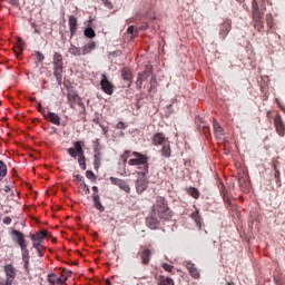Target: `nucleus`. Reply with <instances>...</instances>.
<instances>
[{"mask_svg":"<svg viewBox=\"0 0 285 285\" xmlns=\"http://www.w3.org/2000/svg\"><path fill=\"white\" fill-rule=\"evenodd\" d=\"M171 219V209H168V202L164 200V197L157 196L156 204H154V214L150 217H146V227L150 230H157L160 227L158 220Z\"/></svg>","mask_w":285,"mask_h":285,"instance_id":"nucleus-1","label":"nucleus"},{"mask_svg":"<svg viewBox=\"0 0 285 285\" xmlns=\"http://www.w3.org/2000/svg\"><path fill=\"white\" fill-rule=\"evenodd\" d=\"M120 159L125 160L128 166H142V171L139 173L142 176L149 173V165H147L149 157H146V155L126 150L125 154H120Z\"/></svg>","mask_w":285,"mask_h":285,"instance_id":"nucleus-2","label":"nucleus"},{"mask_svg":"<svg viewBox=\"0 0 285 285\" xmlns=\"http://www.w3.org/2000/svg\"><path fill=\"white\" fill-rule=\"evenodd\" d=\"M10 236L13 237V244H18V247L21 248V263H24V271H28V242L24 240V234L12 230Z\"/></svg>","mask_w":285,"mask_h":285,"instance_id":"nucleus-3","label":"nucleus"},{"mask_svg":"<svg viewBox=\"0 0 285 285\" xmlns=\"http://www.w3.org/2000/svg\"><path fill=\"white\" fill-rule=\"evenodd\" d=\"M69 157L77 159V164L80 165V170H87V163L83 157V141L72 142V147L66 150Z\"/></svg>","mask_w":285,"mask_h":285,"instance_id":"nucleus-4","label":"nucleus"},{"mask_svg":"<svg viewBox=\"0 0 285 285\" xmlns=\"http://www.w3.org/2000/svg\"><path fill=\"white\" fill-rule=\"evenodd\" d=\"M253 28L256 31L263 30V4H259L256 0H253Z\"/></svg>","mask_w":285,"mask_h":285,"instance_id":"nucleus-5","label":"nucleus"},{"mask_svg":"<svg viewBox=\"0 0 285 285\" xmlns=\"http://www.w3.org/2000/svg\"><path fill=\"white\" fill-rule=\"evenodd\" d=\"M90 51H94V41L87 42V45H83V47H69V55L72 57H83L90 55Z\"/></svg>","mask_w":285,"mask_h":285,"instance_id":"nucleus-6","label":"nucleus"},{"mask_svg":"<svg viewBox=\"0 0 285 285\" xmlns=\"http://www.w3.org/2000/svg\"><path fill=\"white\" fill-rule=\"evenodd\" d=\"M80 185L83 186V193L86 194L95 193V194H91V200H92V204H95V210H98V213L105 212V207L101 206V199H99L98 197V187L87 188V185L85 184H80Z\"/></svg>","mask_w":285,"mask_h":285,"instance_id":"nucleus-7","label":"nucleus"},{"mask_svg":"<svg viewBox=\"0 0 285 285\" xmlns=\"http://www.w3.org/2000/svg\"><path fill=\"white\" fill-rule=\"evenodd\" d=\"M52 66H55V81H58V86H61V53L55 52V58H52Z\"/></svg>","mask_w":285,"mask_h":285,"instance_id":"nucleus-8","label":"nucleus"},{"mask_svg":"<svg viewBox=\"0 0 285 285\" xmlns=\"http://www.w3.org/2000/svg\"><path fill=\"white\" fill-rule=\"evenodd\" d=\"M2 272L7 273V282L0 285H12L13 278L17 277V271L13 269V265H7L2 267Z\"/></svg>","mask_w":285,"mask_h":285,"instance_id":"nucleus-9","label":"nucleus"},{"mask_svg":"<svg viewBox=\"0 0 285 285\" xmlns=\"http://www.w3.org/2000/svg\"><path fill=\"white\" fill-rule=\"evenodd\" d=\"M29 239H32V246L39 248L42 246V239H46V230L36 232V234H30Z\"/></svg>","mask_w":285,"mask_h":285,"instance_id":"nucleus-10","label":"nucleus"},{"mask_svg":"<svg viewBox=\"0 0 285 285\" xmlns=\"http://www.w3.org/2000/svg\"><path fill=\"white\" fill-rule=\"evenodd\" d=\"M109 184L117 186L120 190L125 191L126 194L130 193V187L127 186V181L116 177H109Z\"/></svg>","mask_w":285,"mask_h":285,"instance_id":"nucleus-11","label":"nucleus"},{"mask_svg":"<svg viewBox=\"0 0 285 285\" xmlns=\"http://www.w3.org/2000/svg\"><path fill=\"white\" fill-rule=\"evenodd\" d=\"M67 102H69V109H76V104H79V95L75 90L69 89L66 94Z\"/></svg>","mask_w":285,"mask_h":285,"instance_id":"nucleus-12","label":"nucleus"},{"mask_svg":"<svg viewBox=\"0 0 285 285\" xmlns=\"http://www.w3.org/2000/svg\"><path fill=\"white\" fill-rule=\"evenodd\" d=\"M92 150H95V161H92V165H95V170H98L99 167H101V151L98 149V139H95L92 141Z\"/></svg>","mask_w":285,"mask_h":285,"instance_id":"nucleus-13","label":"nucleus"},{"mask_svg":"<svg viewBox=\"0 0 285 285\" xmlns=\"http://www.w3.org/2000/svg\"><path fill=\"white\" fill-rule=\"evenodd\" d=\"M68 277H57L56 274H47V283L50 285H63Z\"/></svg>","mask_w":285,"mask_h":285,"instance_id":"nucleus-14","label":"nucleus"},{"mask_svg":"<svg viewBox=\"0 0 285 285\" xmlns=\"http://www.w3.org/2000/svg\"><path fill=\"white\" fill-rule=\"evenodd\" d=\"M98 86L102 87L104 94L112 95V83L108 79H105V75H102V80L98 81Z\"/></svg>","mask_w":285,"mask_h":285,"instance_id":"nucleus-15","label":"nucleus"},{"mask_svg":"<svg viewBox=\"0 0 285 285\" xmlns=\"http://www.w3.org/2000/svg\"><path fill=\"white\" fill-rule=\"evenodd\" d=\"M275 134H278V137L285 136V125L282 124V116H275Z\"/></svg>","mask_w":285,"mask_h":285,"instance_id":"nucleus-16","label":"nucleus"},{"mask_svg":"<svg viewBox=\"0 0 285 285\" xmlns=\"http://www.w3.org/2000/svg\"><path fill=\"white\" fill-rule=\"evenodd\" d=\"M43 118L47 119V121H50V124L55 126H61V117H57V114L47 112V114H43Z\"/></svg>","mask_w":285,"mask_h":285,"instance_id":"nucleus-17","label":"nucleus"},{"mask_svg":"<svg viewBox=\"0 0 285 285\" xmlns=\"http://www.w3.org/2000/svg\"><path fill=\"white\" fill-rule=\"evenodd\" d=\"M185 267H187V273H190V278L199 279L200 273L197 272V267L194 266V263H185Z\"/></svg>","mask_w":285,"mask_h":285,"instance_id":"nucleus-18","label":"nucleus"},{"mask_svg":"<svg viewBox=\"0 0 285 285\" xmlns=\"http://www.w3.org/2000/svg\"><path fill=\"white\" fill-rule=\"evenodd\" d=\"M168 138L164 137V134L157 132L154 134V138H151V142H154V146H166L164 142H167Z\"/></svg>","mask_w":285,"mask_h":285,"instance_id":"nucleus-19","label":"nucleus"},{"mask_svg":"<svg viewBox=\"0 0 285 285\" xmlns=\"http://www.w3.org/2000/svg\"><path fill=\"white\" fill-rule=\"evenodd\" d=\"M149 78V71L139 72V77L135 78V89L141 90V81Z\"/></svg>","mask_w":285,"mask_h":285,"instance_id":"nucleus-20","label":"nucleus"},{"mask_svg":"<svg viewBox=\"0 0 285 285\" xmlns=\"http://www.w3.org/2000/svg\"><path fill=\"white\" fill-rule=\"evenodd\" d=\"M153 256V252L149 249H142L139 253V259L142 261V265H149V257Z\"/></svg>","mask_w":285,"mask_h":285,"instance_id":"nucleus-21","label":"nucleus"},{"mask_svg":"<svg viewBox=\"0 0 285 285\" xmlns=\"http://www.w3.org/2000/svg\"><path fill=\"white\" fill-rule=\"evenodd\" d=\"M230 32V23L224 22V24H219V39H225L226 33Z\"/></svg>","mask_w":285,"mask_h":285,"instance_id":"nucleus-22","label":"nucleus"},{"mask_svg":"<svg viewBox=\"0 0 285 285\" xmlns=\"http://www.w3.org/2000/svg\"><path fill=\"white\" fill-rule=\"evenodd\" d=\"M120 79L128 82V87H130V69L127 67L120 69Z\"/></svg>","mask_w":285,"mask_h":285,"instance_id":"nucleus-23","label":"nucleus"},{"mask_svg":"<svg viewBox=\"0 0 285 285\" xmlns=\"http://www.w3.org/2000/svg\"><path fill=\"white\" fill-rule=\"evenodd\" d=\"M141 191H146V180L135 181V193L140 195Z\"/></svg>","mask_w":285,"mask_h":285,"instance_id":"nucleus-24","label":"nucleus"},{"mask_svg":"<svg viewBox=\"0 0 285 285\" xmlns=\"http://www.w3.org/2000/svg\"><path fill=\"white\" fill-rule=\"evenodd\" d=\"M69 36H76V17L69 16Z\"/></svg>","mask_w":285,"mask_h":285,"instance_id":"nucleus-25","label":"nucleus"},{"mask_svg":"<svg viewBox=\"0 0 285 285\" xmlns=\"http://www.w3.org/2000/svg\"><path fill=\"white\" fill-rule=\"evenodd\" d=\"M160 157H171V147H169L168 145L160 147Z\"/></svg>","mask_w":285,"mask_h":285,"instance_id":"nucleus-26","label":"nucleus"},{"mask_svg":"<svg viewBox=\"0 0 285 285\" xmlns=\"http://www.w3.org/2000/svg\"><path fill=\"white\" fill-rule=\"evenodd\" d=\"M157 285H175V281L169 277L160 276L157 278Z\"/></svg>","mask_w":285,"mask_h":285,"instance_id":"nucleus-27","label":"nucleus"},{"mask_svg":"<svg viewBox=\"0 0 285 285\" xmlns=\"http://www.w3.org/2000/svg\"><path fill=\"white\" fill-rule=\"evenodd\" d=\"M213 132L216 134V138L223 137V128L219 127V122H213Z\"/></svg>","mask_w":285,"mask_h":285,"instance_id":"nucleus-28","label":"nucleus"},{"mask_svg":"<svg viewBox=\"0 0 285 285\" xmlns=\"http://www.w3.org/2000/svg\"><path fill=\"white\" fill-rule=\"evenodd\" d=\"M219 195L224 197V203L230 205V197L226 196V190L223 189V184H219Z\"/></svg>","mask_w":285,"mask_h":285,"instance_id":"nucleus-29","label":"nucleus"},{"mask_svg":"<svg viewBox=\"0 0 285 285\" xmlns=\"http://www.w3.org/2000/svg\"><path fill=\"white\" fill-rule=\"evenodd\" d=\"M187 194L190 195L194 199H197L199 197V191H197V188L190 187L187 189Z\"/></svg>","mask_w":285,"mask_h":285,"instance_id":"nucleus-30","label":"nucleus"},{"mask_svg":"<svg viewBox=\"0 0 285 285\" xmlns=\"http://www.w3.org/2000/svg\"><path fill=\"white\" fill-rule=\"evenodd\" d=\"M190 219H194V224L200 227V216L197 215V212L190 213Z\"/></svg>","mask_w":285,"mask_h":285,"instance_id":"nucleus-31","label":"nucleus"},{"mask_svg":"<svg viewBox=\"0 0 285 285\" xmlns=\"http://www.w3.org/2000/svg\"><path fill=\"white\" fill-rule=\"evenodd\" d=\"M92 122H95V125H98V128H102L104 136L109 134V127L102 126L101 122L98 121V119L92 120Z\"/></svg>","mask_w":285,"mask_h":285,"instance_id":"nucleus-32","label":"nucleus"},{"mask_svg":"<svg viewBox=\"0 0 285 285\" xmlns=\"http://www.w3.org/2000/svg\"><path fill=\"white\" fill-rule=\"evenodd\" d=\"M83 37H87V39H94V29H83Z\"/></svg>","mask_w":285,"mask_h":285,"instance_id":"nucleus-33","label":"nucleus"},{"mask_svg":"<svg viewBox=\"0 0 285 285\" xmlns=\"http://www.w3.org/2000/svg\"><path fill=\"white\" fill-rule=\"evenodd\" d=\"M2 177H6V164L0 160V179H2Z\"/></svg>","mask_w":285,"mask_h":285,"instance_id":"nucleus-34","label":"nucleus"},{"mask_svg":"<svg viewBox=\"0 0 285 285\" xmlns=\"http://www.w3.org/2000/svg\"><path fill=\"white\" fill-rule=\"evenodd\" d=\"M72 183L82 184L83 183V176L72 175Z\"/></svg>","mask_w":285,"mask_h":285,"instance_id":"nucleus-35","label":"nucleus"},{"mask_svg":"<svg viewBox=\"0 0 285 285\" xmlns=\"http://www.w3.org/2000/svg\"><path fill=\"white\" fill-rule=\"evenodd\" d=\"M160 269H165V272L171 273L173 267L171 265H168L167 263H165V264H160Z\"/></svg>","mask_w":285,"mask_h":285,"instance_id":"nucleus-36","label":"nucleus"},{"mask_svg":"<svg viewBox=\"0 0 285 285\" xmlns=\"http://www.w3.org/2000/svg\"><path fill=\"white\" fill-rule=\"evenodd\" d=\"M70 275H72V271L61 269V278H68Z\"/></svg>","mask_w":285,"mask_h":285,"instance_id":"nucleus-37","label":"nucleus"},{"mask_svg":"<svg viewBox=\"0 0 285 285\" xmlns=\"http://www.w3.org/2000/svg\"><path fill=\"white\" fill-rule=\"evenodd\" d=\"M83 175H86L87 180L94 181V179H96V177H94V173L90 170H87Z\"/></svg>","mask_w":285,"mask_h":285,"instance_id":"nucleus-38","label":"nucleus"},{"mask_svg":"<svg viewBox=\"0 0 285 285\" xmlns=\"http://www.w3.org/2000/svg\"><path fill=\"white\" fill-rule=\"evenodd\" d=\"M24 51V48L18 46V47H13V55H18L20 56V52Z\"/></svg>","mask_w":285,"mask_h":285,"instance_id":"nucleus-39","label":"nucleus"},{"mask_svg":"<svg viewBox=\"0 0 285 285\" xmlns=\"http://www.w3.org/2000/svg\"><path fill=\"white\" fill-rule=\"evenodd\" d=\"M7 2L10 3V6H12L13 8H17L20 6V1L19 0H7Z\"/></svg>","mask_w":285,"mask_h":285,"instance_id":"nucleus-40","label":"nucleus"},{"mask_svg":"<svg viewBox=\"0 0 285 285\" xmlns=\"http://www.w3.org/2000/svg\"><path fill=\"white\" fill-rule=\"evenodd\" d=\"M42 246L40 247H36V246H32V249H36V256H40L42 257Z\"/></svg>","mask_w":285,"mask_h":285,"instance_id":"nucleus-41","label":"nucleus"},{"mask_svg":"<svg viewBox=\"0 0 285 285\" xmlns=\"http://www.w3.org/2000/svg\"><path fill=\"white\" fill-rule=\"evenodd\" d=\"M42 59H45V57H42V53L36 51V62H42Z\"/></svg>","mask_w":285,"mask_h":285,"instance_id":"nucleus-42","label":"nucleus"},{"mask_svg":"<svg viewBox=\"0 0 285 285\" xmlns=\"http://www.w3.org/2000/svg\"><path fill=\"white\" fill-rule=\"evenodd\" d=\"M124 129H127V125H124L122 121L117 122V130H124Z\"/></svg>","mask_w":285,"mask_h":285,"instance_id":"nucleus-43","label":"nucleus"},{"mask_svg":"<svg viewBox=\"0 0 285 285\" xmlns=\"http://www.w3.org/2000/svg\"><path fill=\"white\" fill-rule=\"evenodd\" d=\"M10 223H11L10 217L2 218V225H10Z\"/></svg>","mask_w":285,"mask_h":285,"instance_id":"nucleus-44","label":"nucleus"},{"mask_svg":"<svg viewBox=\"0 0 285 285\" xmlns=\"http://www.w3.org/2000/svg\"><path fill=\"white\" fill-rule=\"evenodd\" d=\"M135 33V27H128V35Z\"/></svg>","mask_w":285,"mask_h":285,"instance_id":"nucleus-45","label":"nucleus"},{"mask_svg":"<svg viewBox=\"0 0 285 285\" xmlns=\"http://www.w3.org/2000/svg\"><path fill=\"white\" fill-rule=\"evenodd\" d=\"M267 28H271V17H267Z\"/></svg>","mask_w":285,"mask_h":285,"instance_id":"nucleus-46","label":"nucleus"},{"mask_svg":"<svg viewBox=\"0 0 285 285\" xmlns=\"http://www.w3.org/2000/svg\"><path fill=\"white\" fill-rule=\"evenodd\" d=\"M102 1V4L109 6V0H100Z\"/></svg>","mask_w":285,"mask_h":285,"instance_id":"nucleus-47","label":"nucleus"},{"mask_svg":"<svg viewBox=\"0 0 285 285\" xmlns=\"http://www.w3.org/2000/svg\"><path fill=\"white\" fill-rule=\"evenodd\" d=\"M38 111H40V114L45 112V111L42 110V107L38 108Z\"/></svg>","mask_w":285,"mask_h":285,"instance_id":"nucleus-48","label":"nucleus"},{"mask_svg":"<svg viewBox=\"0 0 285 285\" xmlns=\"http://www.w3.org/2000/svg\"><path fill=\"white\" fill-rule=\"evenodd\" d=\"M238 3L245 2V0H235Z\"/></svg>","mask_w":285,"mask_h":285,"instance_id":"nucleus-49","label":"nucleus"},{"mask_svg":"<svg viewBox=\"0 0 285 285\" xmlns=\"http://www.w3.org/2000/svg\"><path fill=\"white\" fill-rule=\"evenodd\" d=\"M104 285H110L109 279H106V284H104Z\"/></svg>","mask_w":285,"mask_h":285,"instance_id":"nucleus-50","label":"nucleus"},{"mask_svg":"<svg viewBox=\"0 0 285 285\" xmlns=\"http://www.w3.org/2000/svg\"><path fill=\"white\" fill-rule=\"evenodd\" d=\"M265 0H261V2H264Z\"/></svg>","mask_w":285,"mask_h":285,"instance_id":"nucleus-51","label":"nucleus"},{"mask_svg":"<svg viewBox=\"0 0 285 285\" xmlns=\"http://www.w3.org/2000/svg\"><path fill=\"white\" fill-rule=\"evenodd\" d=\"M0 1H8V0H0Z\"/></svg>","mask_w":285,"mask_h":285,"instance_id":"nucleus-52","label":"nucleus"}]
</instances>
